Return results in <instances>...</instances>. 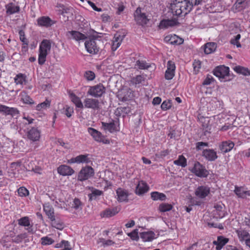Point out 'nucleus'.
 I'll list each match as a JSON object with an SVG mask.
<instances>
[{
	"label": "nucleus",
	"mask_w": 250,
	"mask_h": 250,
	"mask_svg": "<svg viewBox=\"0 0 250 250\" xmlns=\"http://www.w3.org/2000/svg\"><path fill=\"white\" fill-rule=\"evenodd\" d=\"M194 5L193 0H174L171 3L170 9L174 15L183 16L191 10Z\"/></svg>",
	"instance_id": "obj_1"
},
{
	"label": "nucleus",
	"mask_w": 250,
	"mask_h": 250,
	"mask_svg": "<svg viewBox=\"0 0 250 250\" xmlns=\"http://www.w3.org/2000/svg\"><path fill=\"white\" fill-rule=\"evenodd\" d=\"M51 42L49 40H43L40 46L38 62L42 65L46 61V56L51 49Z\"/></svg>",
	"instance_id": "obj_2"
},
{
	"label": "nucleus",
	"mask_w": 250,
	"mask_h": 250,
	"mask_svg": "<svg viewBox=\"0 0 250 250\" xmlns=\"http://www.w3.org/2000/svg\"><path fill=\"white\" fill-rule=\"evenodd\" d=\"M105 92V87L101 83L90 86L87 94L95 98L101 97Z\"/></svg>",
	"instance_id": "obj_3"
},
{
	"label": "nucleus",
	"mask_w": 250,
	"mask_h": 250,
	"mask_svg": "<svg viewBox=\"0 0 250 250\" xmlns=\"http://www.w3.org/2000/svg\"><path fill=\"white\" fill-rule=\"evenodd\" d=\"M84 45L86 51L90 54H96L99 51L100 47L98 43L94 39H90L86 41Z\"/></svg>",
	"instance_id": "obj_4"
},
{
	"label": "nucleus",
	"mask_w": 250,
	"mask_h": 250,
	"mask_svg": "<svg viewBox=\"0 0 250 250\" xmlns=\"http://www.w3.org/2000/svg\"><path fill=\"white\" fill-rule=\"evenodd\" d=\"M191 171L199 177H207L208 174V172L205 167L198 162L194 163V167Z\"/></svg>",
	"instance_id": "obj_5"
},
{
	"label": "nucleus",
	"mask_w": 250,
	"mask_h": 250,
	"mask_svg": "<svg viewBox=\"0 0 250 250\" xmlns=\"http://www.w3.org/2000/svg\"><path fill=\"white\" fill-rule=\"evenodd\" d=\"M94 169L91 167H85L82 168L78 175V180L83 181L87 180L94 175Z\"/></svg>",
	"instance_id": "obj_6"
},
{
	"label": "nucleus",
	"mask_w": 250,
	"mask_h": 250,
	"mask_svg": "<svg viewBox=\"0 0 250 250\" xmlns=\"http://www.w3.org/2000/svg\"><path fill=\"white\" fill-rule=\"evenodd\" d=\"M134 15L136 22L139 25H145L148 21L146 14L142 12L141 9L139 7L137 8Z\"/></svg>",
	"instance_id": "obj_7"
},
{
	"label": "nucleus",
	"mask_w": 250,
	"mask_h": 250,
	"mask_svg": "<svg viewBox=\"0 0 250 250\" xmlns=\"http://www.w3.org/2000/svg\"><path fill=\"white\" fill-rule=\"evenodd\" d=\"M100 102L98 99L92 98H86L83 100V108L98 110L100 107Z\"/></svg>",
	"instance_id": "obj_8"
},
{
	"label": "nucleus",
	"mask_w": 250,
	"mask_h": 250,
	"mask_svg": "<svg viewBox=\"0 0 250 250\" xmlns=\"http://www.w3.org/2000/svg\"><path fill=\"white\" fill-rule=\"evenodd\" d=\"M88 132L96 141L102 142L105 144L109 143V141L108 139H106L102 133L96 129L92 127H89L88 128Z\"/></svg>",
	"instance_id": "obj_9"
},
{
	"label": "nucleus",
	"mask_w": 250,
	"mask_h": 250,
	"mask_svg": "<svg viewBox=\"0 0 250 250\" xmlns=\"http://www.w3.org/2000/svg\"><path fill=\"white\" fill-rule=\"evenodd\" d=\"M210 193V188L208 186H201L197 187L194 191L195 196L200 199H204Z\"/></svg>",
	"instance_id": "obj_10"
},
{
	"label": "nucleus",
	"mask_w": 250,
	"mask_h": 250,
	"mask_svg": "<svg viewBox=\"0 0 250 250\" xmlns=\"http://www.w3.org/2000/svg\"><path fill=\"white\" fill-rule=\"evenodd\" d=\"M27 137L32 141H37L40 138L41 131L38 127H33L27 131Z\"/></svg>",
	"instance_id": "obj_11"
},
{
	"label": "nucleus",
	"mask_w": 250,
	"mask_h": 250,
	"mask_svg": "<svg viewBox=\"0 0 250 250\" xmlns=\"http://www.w3.org/2000/svg\"><path fill=\"white\" fill-rule=\"evenodd\" d=\"M229 73V67L225 66H217L213 71L214 75L219 79H224L228 75Z\"/></svg>",
	"instance_id": "obj_12"
},
{
	"label": "nucleus",
	"mask_w": 250,
	"mask_h": 250,
	"mask_svg": "<svg viewBox=\"0 0 250 250\" xmlns=\"http://www.w3.org/2000/svg\"><path fill=\"white\" fill-rule=\"evenodd\" d=\"M175 65L173 62L169 61L167 63V69L166 71L165 77L166 79L171 80L174 76Z\"/></svg>",
	"instance_id": "obj_13"
},
{
	"label": "nucleus",
	"mask_w": 250,
	"mask_h": 250,
	"mask_svg": "<svg viewBox=\"0 0 250 250\" xmlns=\"http://www.w3.org/2000/svg\"><path fill=\"white\" fill-rule=\"evenodd\" d=\"M18 224L20 226L25 227V229L28 230L29 232H33V223L30 221L28 217H23L18 220Z\"/></svg>",
	"instance_id": "obj_14"
},
{
	"label": "nucleus",
	"mask_w": 250,
	"mask_h": 250,
	"mask_svg": "<svg viewBox=\"0 0 250 250\" xmlns=\"http://www.w3.org/2000/svg\"><path fill=\"white\" fill-rule=\"evenodd\" d=\"M37 21L39 26L45 27H50L56 22L48 16H42L40 17L37 19Z\"/></svg>",
	"instance_id": "obj_15"
},
{
	"label": "nucleus",
	"mask_w": 250,
	"mask_h": 250,
	"mask_svg": "<svg viewBox=\"0 0 250 250\" xmlns=\"http://www.w3.org/2000/svg\"><path fill=\"white\" fill-rule=\"evenodd\" d=\"M202 156L209 161H214L218 158L216 152L212 149H204Z\"/></svg>",
	"instance_id": "obj_16"
},
{
	"label": "nucleus",
	"mask_w": 250,
	"mask_h": 250,
	"mask_svg": "<svg viewBox=\"0 0 250 250\" xmlns=\"http://www.w3.org/2000/svg\"><path fill=\"white\" fill-rule=\"evenodd\" d=\"M215 209L213 210L214 217L216 218H222L226 214V211L224 206L221 205H216L214 206Z\"/></svg>",
	"instance_id": "obj_17"
},
{
	"label": "nucleus",
	"mask_w": 250,
	"mask_h": 250,
	"mask_svg": "<svg viewBox=\"0 0 250 250\" xmlns=\"http://www.w3.org/2000/svg\"><path fill=\"white\" fill-rule=\"evenodd\" d=\"M165 41L171 44L180 45L182 44L184 40L176 35H169L166 36Z\"/></svg>",
	"instance_id": "obj_18"
},
{
	"label": "nucleus",
	"mask_w": 250,
	"mask_h": 250,
	"mask_svg": "<svg viewBox=\"0 0 250 250\" xmlns=\"http://www.w3.org/2000/svg\"><path fill=\"white\" fill-rule=\"evenodd\" d=\"M234 144L230 141H224L219 145L220 150L224 153L230 151L234 147Z\"/></svg>",
	"instance_id": "obj_19"
},
{
	"label": "nucleus",
	"mask_w": 250,
	"mask_h": 250,
	"mask_svg": "<svg viewBox=\"0 0 250 250\" xmlns=\"http://www.w3.org/2000/svg\"><path fill=\"white\" fill-rule=\"evenodd\" d=\"M149 189V187L146 183L143 181H139L135 190V192L138 195H142L146 192Z\"/></svg>",
	"instance_id": "obj_20"
},
{
	"label": "nucleus",
	"mask_w": 250,
	"mask_h": 250,
	"mask_svg": "<svg viewBox=\"0 0 250 250\" xmlns=\"http://www.w3.org/2000/svg\"><path fill=\"white\" fill-rule=\"evenodd\" d=\"M101 124L102 128L105 131L113 133L118 130L114 121L108 123L102 122Z\"/></svg>",
	"instance_id": "obj_21"
},
{
	"label": "nucleus",
	"mask_w": 250,
	"mask_h": 250,
	"mask_svg": "<svg viewBox=\"0 0 250 250\" xmlns=\"http://www.w3.org/2000/svg\"><path fill=\"white\" fill-rule=\"evenodd\" d=\"M237 196L241 198H246L248 196H250V190H246L243 187H238L235 186L234 190Z\"/></svg>",
	"instance_id": "obj_22"
},
{
	"label": "nucleus",
	"mask_w": 250,
	"mask_h": 250,
	"mask_svg": "<svg viewBox=\"0 0 250 250\" xmlns=\"http://www.w3.org/2000/svg\"><path fill=\"white\" fill-rule=\"evenodd\" d=\"M116 193L117 200L119 202H122L127 201L128 194L126 190L122 188H118L116 190Z\"/></svg>",
	"instance_id": "obj_23"
},
{
	"label": "nucleus",
	"mask_w": 250,
	"mask_h": 250,
	"mask_svg": "<svg viewBox=\"0 0 250 250\" xmlns=\"http://www.w3.org/2000/svg\"><path fill=\"white\" fill-rule=\"evenodd\" d=\"M58 172L63 176L71 175L74 170L70 167L66 165H62L58 168Z\"/></svg>",
	"instance_id": "obj_24"
},
{
	"label": "nucleus",
	"mask_w": 250,
	"mask_h": 250,
	"mask_svg": "<svg viewBox=\"0 0 250 250\" xmlns=\"http://www.w3.org/2000/svg\"><path fill=\"white\" fill-rule=\"evenodd\" d=\"M43 210L48 218H49L51 221H54L55 220L54 208L52 206L48 203L45 204L43 205Z\"/></svg>",
	"instance_id": "obj_25"
},
{
	"label": "nucleus",
	"mask_w": 250,
	"mask_h": 250,
	"mask_svg": "<svg viewBox=\"0 0 250 250\" xmlns=\"http://www.w3.org/2000/svg\"><path fill=\"white\" fill-rule=\"evenodd\" d=\"M67 35L68 36L69 35L71 36L72 39L77 41H79L81 40L83 41L87 38L86 35L77 31H68L67 33Z\"/></svg>",
	"instance_id": "obj_26"
},
{
	"label": "nucleus",
	"mask_w": 250,
	"mask_h": 250,
	"mask_svg": "<svg viewBox=\"0 0 250 250\" xmlns=\"http://www.w3.org/2000/svg\"><path fill=\"white\" fill-rule=\"evenodd\" d=\"M228 242V239L220 235L217 237V241L213 242V244L216 246V250H220Z\"/></svg>",
	"instance_id": "obj_27"
},
{
	"label": "nucleus",
	"mask_w": 250,
	"mask_h": 250,
	"mask_svg": "<svg viewBox=\"0 0 250 250\" xmlns=\"http://www.w3.org/2000/svg\"><path fill=\"white\" fill-rule=\"evenodd\" d=\"M177 23V21L175 20H164L160 22L159 27L161 29L167 28L175 26Z\"/></svg>",
	"instance_id": "obj_28"
},
{
	"label": "nucleus",
	"mask_w": 250,
	"mask_h": 250,
	"mask_svg": "<svg viewBox=\"0 0 250 250\" xmlns=\"http://www.w3.org/2000/svg\"><path fill=\"white\" fill-rule=\"evenodd\" d=\"M217 44L215 42H209L204 46V52L206 54H209L214 52L216 49Z\"/></svg>",
	"instance_id": "obj_29"
},
{
	"label": "nucleus",
	"mask_w": 250,
	"mask_h": 250,
	"mask_svg": "<svg viewBox=\"0 0 250 250\" xmlns=\"http://www.w3.org/2000/svg\"><path fill=\"white\" fill-rule=\"evenodd\" d=\"M6 13L8 14H13L18 13L20 11V7L15 4L10 3L6 5Z\"/></svg>",
	"instance_id": "obj_30"
},
{
	"label": "nucleus",
	"mask_w": 250,
	"mask_h": 250,
	"mask_svg": "<svg viewBox=\"0 0 250 250\" xmlns=\"http://www.w3.org/2000/svg\"><path fill=\"white\" fill-rule=\"evenodd\" d=\"M57 7L59 8V14L64 15V14L70 13L72 12V8L70 7H67L61 3H58Z\"/></svg>",
	"instance_id": "obj_31"
},
{
	"label": "nucleus",
	"mask_w": 250,
	"mask_h": 250,
	"mask_svg": "<svg viewBox=\"0 0 250 250\" xmlns=\"http://www.w3.org/2000/svg\"><path fill=\"white\" fill-rule=\"evenodd\" d=\"M22 120H23L19 124V127L21 129H24V128L25 127L26 125L32 124L34 121L33 119L29 116H24Z\"/></svg>",
	"instance_id": "obj_32"
},
{
	"label": "nucleus",
	"mask_w": 250,
	"mask_h": 250,
	"mask_svg": "<svg viewBox=\"0 0 250 250\" xmlns=\"http://www.w3.org/2000/svg\"><path fill=\"white\" fill-rule=\"evenodd\" d=\"M71 101L75 104L76 106L83 108V103L79 97L74 94L70 95Z\"/></svg>",
	"instance_id": "obj_33"
},
{
	"label": "nucleus",
	"mask_w": 250,
	"mask_h": 250,
	"mask_svg": "<svg viewBox=\"0 0 250 250\" xmlns=\"http://www.w3.org/2000/svg\"><path fill=\"white\" fill-rule=\"evenodd\" d=\"M98 245H100L101 247H109L114 245V242L112 240L107 239L105 240L103 238H100L97 240Z\"/></svg>",
	"instance_id": "obj_34"
},
{
	"label": "nucleus",
	"mask_w": 250,
	"mask_h": 250,
	"mask_svg": "<svg viewBox=\"0 0 250 250\" xmlns=\"http://www.w3.org/2000/svg\"><path fill=\"white\" fill-rule=\"evenodd\" d=\"M9 238H11L13 241L19 243L22 240V235H4L2 238L1 243L3 241L8 240Z\"/></svg>",
	"instance_id": "obj_35"
},
{
	"label": "nucleus",
	"mask_w": 250,
	"mask_h": 250,
	"mask_svg": "<svg viewBox=\"0 0 250 250\" xmlns=\"http://www.w3.org/2000/svg\"><path fill=\"white\" fill-rule=\"evenodd\" d=\"M21 100L25 104H34L33 100L29 97L27 93L25 91H22L20 94Z\"/></svg>",
	"instance_id": "obj_36"
},
{
	"label": "nucleus",
	"mask_w": 250,
	"mask_h": 250,
	"mask_svg": "<svg viewBox=\"0 0 250 250\" xmlns=\"http://www.w3.org/2000/svg\"><path fill=\"white\" fill-rule=\"evenodd\" d=\"M14 81L16 84H25L26 81V76L21 73L18 74L15 77Z\"/></svg>",
	"instance_id": "obj_37"
},
{
	"label": "nucleus",
	"mask_w": 250,
	"mask_h": 250,
	"mask_svg": "<svg viewBox=\"0 0 250 250\" xmlns=\"http://www.w3.org/2000/svg\"><path fill=\"white\" fill-rule=\"evenodd\" d=\"M151 197L153 200L164 201L166 199V196L165 194L157 191L152 192L151 193Z\"/></svg>",
	"instance_id": "obj_38"
},
{
	"label": "nucleus",
	"mask_w": 250,
	"mask_h": 250,
	"mask_svg": "<svg viewBox=\"0 0 250 250\" xmlns=\"http://www.w3.org/2000/svg\"><path fill=\"white\" fill-rule=\"evenodd\" d=\"M250 0H237L235 2V6L239 10L245 8L250 2Z\"/></svg>",
	"instance_id": "obj_39"
},
{
	"label": "nucleus",
	"mask_w": 250,
	"mask_h": 250,
	"mask_svg": "<svg viewBox=\"0 0 250 250\" xmlns=\"http://www.w3.org/2000/svg\"><path fill=\"white\" fill-rule=\"evenodd\" d=\"M89 154L80 155L77 156L78 163L88 164L91 162L90 159L88 157Z\"/></svg>",
	"instance_id": "obj_40"
},
{
	"label": "nucleus",
	"mask_w": 250,
	"mask_h": 250,
	"mask_svg": "<svg viewBox=\"0 0 250 250\" xmlns=\"http://www.w3.org/2000/svg\"><path fill=\"white\" fill-rule=\"evenodd\" d=\"M234 70L238 73L242 74L245 76H248L250 75V72L248 68H245L240 66H235Z\"/></svg>",
	"instance_id": "obj_41"
},
{
	"label": "nucleus",
	"mask_w": 250,
	"mask_h": 250,
	"mask_svg": "<svg viewBox=\"0 0 250 250\" xmlns=\"http://www.w3.org/2000/svg\"><path fill=\"white\" fill-rule=\"evenodd\" d=\"M50 101L46 99L44 102L38 104L36 106V109L38 111L46 109L50 107Z\"/></svg>",
	"instance_id": "obj_42"
},
{
	"label": "nucleus",
	"mask_w": 250,
	"mask_h": 250,
	"mask_svg": "<svg viewBox=\"0 0 250 250\" xmlns=\"http://www.w3.org/2000/svg\"><path fill=\"white\" fill-rule=\"evenodd\" d=\"M150 66V64L144 61L138 60L135 64V67H137L140 69H147Z\"/></svg>",
	"instance_id": "obj_43"
},
{
	"label": "nucleus",
	"mask_w": 250,
	"mask_h": 250,
	"mask_svg": "<svg viewBox=\"0 0 250 250\" xmlns=\"http://www.w3.org/2000/svg\"><path fill=\"white\" fill-rule=\"evenodd\" d=\"M173 163L175 165L182 167H185L187 166V160L183 155L179 156L178 159L175 160Z\"/></svg>",
	"instance_id": "obj_44"
},
{
	"label": "nucleus",
	"mask_w": 250,
	"mask_h": 250,
	"mask_svg": "<svg viewBox=\"0 0 250 250\" xmlns=\"http://www.w3.org/2000/svg\"><path fill=\"white\" fill-rule=\"evenodd\" d=\"M62 247H64V248L63 249L67 248L71 249V248L70 247V243L66 240H62L59 243H56V244L54 246V248L56 249H61L62 248Z\"/></svg>",
	"instance_id": "obj_45"
},
{
	"label": "nucleus",
	"mask_w": 250,
	"mask_h": 250,
	"mask_svg": "<svg viewBox=\"0 0 250 250\" xmlns=\"http://www.w3.org/2000/svg\"><path fill=\"white\" fill-rule=\"evenodd\" d=\"M62 113L64 114L68 118H70L72 113H74V110L73 107L66 105L63 107Z\"/></svg>",
	"instance_id": "obj_46"
},
{
	"label": "nucleus",
	"mask_w": 250,
	"mask_h": 250,
	"mask_svg": "<svg viewBox=\"0 0 250 250\" xmlns=\"http://www.w3.org/2000/svg\"><path fill=\"white\" fill-rule=\"evenodd\" d=\"M172 208L171 205L167 203H162L159 207V210L161 212H166L170 210Z\"/></svg>",
	"instance_id": "obj_47"
},
{
	"label": "nucleus",
	"mask_w": 250,
	"mask_h": 250,
	"mask_svg": "<svg viewBox=\"0 0 250 250\" xmlns=\"http://www.w3.org/2000/svg\"><path fill=\"white\" fill-rule=\"evenodd\" d=\"M119 211V209L115 208L111 209L106 210L104 212V215L107 217L113 216L116 214Z\"/></svg>",
	"instance_id": "obj_48"
},
{
	"label": "nucleus",
	"mask_w": 250,
	"mask_h": 250,
	"mask_svg": "<svg viewBox=\"0 0 250 250\" xmlns=\"http://www.w3.org/2000/svg\"><path fill=\"white\" fill-rule=\"evenodd\" d=\"M103 193L102 190L97 189L94 188H92L91 193L88 195L90 200L92 199V198L94 197L96 198L97 196L101 195Z\"/></svg>",
	"instance_id": "obj_49"
},
{
	"label": "nucleus",
	"mask_w": 250,
	"mask_h": 250,
	"mask_svg": "<svg viewBox=\"0 0 250 250\" xmlns=\"http://www.w3.org/2000/svg\"><path fill=\"white\" fill-rule=\"evenodd\" d=\"M241 38L240 34H237L236 36H234L233 38L231 39L230 41V42L231 44L233 45H236L237 47H241V44L239 42V40Z\"/></svg>",
	"instance_id": "obj_50"
},
{
	"label": "nucleus",
	"mask_w": 250,
	"mask_h": 250,
	"mask_svg": "<svg viewBox=\"0 0 250 250\" xmlns=\"http://www.w3.org/2000/svg\"><path fill=\"white\" fill-rule=\"evenodd\" d=\"M193 71L195 74H197L201 68V62L199 60H194L193 63Z\"/></svg>",
	"instance_id": "obj_51"
},
{
	"label": "nucleus",
	"mask_w": 250,
	"mask_h": 250,
	"mask_svg": "<svg viewBox=\"0 0 250 250\" xmlns=\"http://www.w3.org/2000/svg\"><path fill=\"white\" fill-rule=\"evenodd\" d=\"M54 242L53 239L47 236L43 237L41 238V244L42 245H50Z\"/></svg>",
	"instance_id": "obj_52"
},
{
	"label": "nucleus",
	"mask_w": 250,
	"mask_h": 250,
	"mask_svg": "<svg viewBox=\"0 0 250 250\" xmlns=\"http://www.w3.org/2000/svg\"><path fill=\"white\" fill-rule=\"evenodd\" d=\"M7 108L6 115H11L13 116L19 114V111L16 108L9 107L8 106Z\"/></svg>",
	"instance_id": "obj_53"
},
{
	"label": "nucleus",
	"mask_w": 250,
	"mask_h": 250,
	"mask_svg": "<svg viewBox=\"0 0 250 250\" xmlns=\"http://www.w3.org/2000/svg\"><path fill=\"white\" fill-rule=\"evenodd\" d=\"M145 80V77L142 76V75H137L135 77H134L132 80V82L136 84H140L142 82H144Z\"/></svg>",
	"instance_id": "obj_54"
},
{
	"label": "nucleus",
	"mask_w": 250,
	"mask_h": 250,
	"mask_svg": "<svg viewBox=\"0 0 250 250\" xmlns=\"http://www.w3.org/2000/svg\"><path fill=\"white\" fill-rule=\"evenodd\" d=\"M18 192L20 196L23 197L28 195V190L24 187H21L18 190Z\"/></svg>",
	"instance_id": "obj_55"
},
{
	"label": "nucleus",
	"mask_w": 250,
	"mask_h": 250,
	"mask_svg": "<svg viewBox=\"0 0 250 250\" xmlns=\"http://www.w3.org/2000/svg\"><path fill=\"white\" fill-rule=\"evenodd\" d=\"M171 106V103L170 101H165L161 104V108L163 110H167Z\"/></svg>",
	"instance_id": "obj_56"
},
{
	"label": "nucleus",
	"mask_w": 250,
	"mask_h": 250,
	"mask_svg": "<svg viewBox=\"0 0 250 250\" xmlns=\"http://www.w3.org/2000/svg\"><path fill=\"white\" fill-rule=\"evenodd\" d=\"M140 238L143 242H151L157 237H154V235H140Z\"/></svg>",
	"instance_id": "obj_57"
},
{
	"label": "nucleus",
	"mask_w": 250,
	"mask_h": 250,
	"mask_svg": "<svg viewBox=\"0 0 250 250\" xmlns=\"http://www.w3.org/2000/svg\"><path fill=\"white\" fill-rule=\"evenodd\" d=\"M154 234L153 232L139 231V229H136L132 232L128 233L127 234Z\"/></svg>",
	"instance_id": "obj_58"
},
{
	"label": "nucleus",
	"mask_w": 250,
	"mask_h": 250,
	"mask_svg": "<svg viewBox=\"0 0 250 250\" xmlns=\"http://www.w3.org/2000/svg\"><path fill=\"white\" fill-rule=\"evenodd\" d=\"M85 78L88 81H92L95 77V74L92 71L86 72L84 74Z\"/></svg>",
	"instance_id": "obj_59"
},
{
	"label": "nucleus",
	"mask_w": 250,
	"mask_h": 250,
	"mask_svg": "<svg viewBox=\"0 0 250 250\" xmlns=\"http://www.w3.org/2000/svg\"><path fill=\"white\" fill-rule=\"evenodd\" d=\"M19 35L20 36V40L23 43V44L28 45V42L25 37L24 32L22 30H20L19 31Z\"/></svg>",
	"instance_id": "obj_60"
},
{
	"label": "nucleus",
	"mask_w": 250,
	"mask_h": 250,
	"mask_svg": "<svg viewBox=\"0 0 250 250\" xmlns=\"http://www.w3.org/2000/svg\"><path fill=\"white\" fill-rule=\"evenodd\" d=\"M82 203L80 200L78 198H75L73 200V203L72 204V207L75 209H78L81 206Z\"/></svg>",
	"instance_id": "obj_61"
},
{
	"label": "nucleus",
	"mask_w": 250,
	"mask_h": 250,
	"mask_svg": "<svg viewBox=\"0 0 250 250\" xmlns=\"http://www.w3.org/2000/svg\"><path fill=\"white\" fill-rule=\"evenodd\" d=\"M213 79L212 77L210 75H208L203 83V85H209L213 81Z\"/></svg>",
	"instance_id": "obj_62"
},
{
	"label": "nucleus",
	"mask_w": 250,
	"mask_h": 250,
	"mask_svg": "<svg viewBox=\"0 0 250 250\" xmlns=\"http://www.w3.org/2000/svg\"><path fill=\"white\" fill-rule=\"evenodd\" d=\"M123 39V37L118 34H116L114 35L113 38V41H116V42H119L120 43H121L122 40Z\"/></svg>",
	"instance_id": "obj_63"
},
{
	"label": "nucleus",
	"mask_w": 250,
	"mask_h": 250,
	"mask_svg": "<svg viewBox=\"0 0 250 250\" xmlns=\"http://www.w3.org/2000/svg\"><path fill=\"white\" fill-rule=\"evenodd\" d=\"M121 43L119 42H117L116 41H113L112 49L113 51L116 50L121 45Z\"/></svg>",
	"instance_id": "obj_64"
}]
</instances>
